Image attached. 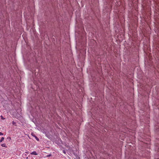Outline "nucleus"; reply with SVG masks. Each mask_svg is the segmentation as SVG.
I'll list each match as a JSON object with an SVG mask.
<instances>
[{
    "label": "nucleus",
    "mask_w": 159,
    "mask_h": 159,
    "mask_svg": "<svg viewBox=\"0 0 159 159\" xmlns=\"http://www.w3.org/2000/svg\"><path fill=\"white\" fill-rule=\"evenodd\" d=\"M32 135L34 137H35V139H36V140L37 141H39V139L36 135H35L34 134H32Z\"/></svg>",
    "instance_id": "obj_1"
},
{
    "label": "nucleus",
    "mask_w": 159,
    "mask_h": 159,
    "mask_svg": "<svg viewBox=\"0 0 159 159\" xmlns=\"http://www.w3.org/2000/svg\"><path fill=\"white\" fill-rule=\"evenodd\" d=\"M31 154H32V155H37V152H36L35 151H34V152H32L31 153Z\"/></svg>",
    "instance_id": "obj_2"
},
{
    "label": "nucleus",
    "mask_w": 159,
    "mask_h": 159,
    "mask_svg": "<svg viewBox=\"0 0 159 159\" xmlns=\"http://www.w3.org/2000/svg\"><path fill=\"white\" fill-rule=\"evenodd\" d=\"M1 146L2 147H7L6 144L5 143L2 144H1Z\"/></svg>",
    "instance_id": "obj_3"
},
{
    "label": "nucleus",
    "mask_w": 159,
    "mask_h": 159,
    "mask_svg": "<svg viewBox=\"0 0 159 159\" xmlns=\"http://www.w3.org/2000/svg\"><path fill=\"white\" fill-rule=\"evenodd\" d=\"M4 139V138L2 137L1 138V142H2V141H3Z\"/></svg>",
    "instance_id": "obj_4"
},
{
    "label": "nucleus",
    "mask_w": 159,
    "mask_h": 159,
    "mask_svg": "<svg viewBox=\"0 0 159 159\" xmlns=\"http://www.w3.org/2000/svg\"><path fill=\"white\" fill-rule=\"evenodd\" d=\"M1 119H2V120H4L5 119V118H4L2 116H1Z\"/></svg>",
    "instance_id": "obj_5"
},
{
    "label": "nucleus",
    "mask_w": 159,
    "mask_h": 159,
    "mask_svg": "<svg viewBox=\"0 0 159 159\" xmlns=\"http://www.w3.org/2000/svg\"><path fill=\"white\" fill-rule=\"evenodd\" d=\"M3 135V134L1 132H0V135Z\"/></svg>",
    "instance_id": "obj_6"
},
{
    "label": "nucleus",
    "mask_w": 159,
    "mask_h": 159,
    "mask_svg": "<svg viewBox=\"0 0 159 159\" xmlns=\"http://www.w3.org/2000/svg\"><path fill=\"white\" fill-rule=\"evenodd\" d=\"M51 156V155L50 154V155H47V156L48 157H49L50 156Z\"/></svg>",
    "instance_id": "obj_7"
},
{
    "label": "nucleus",
    "mask_w": 159,
    "mask_h": 159,
    "mask_svg": "<svg viewBox=\"0 0 159 159\" xmlns=\"http://www.w3.org/2000/svg\"><path fill=\"white\" fill-rule=\"evenodd\" d=\"M63 152H64V153H65V152L64 151H63Z\"/></svg>",
    "instance_id": "obj_8"
},
{
    "label": "nucleus",
    "mask_w": 159,
    "mask_h": 159,
    "mask_svg": "<svg viewBox=\"0 0 159 159\" xmlns=\"http://www.w3.org/2000/svg\"><path fill=\"white\" fill-rule=\"evenodd\" d=\"M1 142H1V140L0 139V143Z\"/></svg>",
    "instance_id": "obj_9"
}]
</instances>
